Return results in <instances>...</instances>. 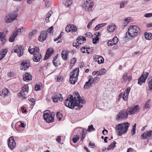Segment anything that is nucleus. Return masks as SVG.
I'll return each mask as SVG.
<instances>
[{
  "mask_svg": "<svg viewBox=\"0 0 152 152\" xmlns=\"http://www.w3.org/2000/svg\"><path fill=\"white\" fill-rule=\"evenodd\" d=\"M71 27V26H70V24L67 25L66 27V31L67 32L72 31Z\"/></svg>",
  "mask_w": 152,
  "mask_h": 152,
  "instance_id": "50",
  "label": "nucleus"
},
{
  "mask_svg": "<svg viewBox=\"0 0 152 152\" xmlns=\"http://www.w3.org/2000/svg\"><path fill=\"white\" fill-rule=\"evenodd\" d=\"M47 33L46 31H41L40 36L38 38V40L41 42L45 40L47 37Z\"/></svg>",
  "mask_w": 152,
  "mask_h": 152,
  "instance_id": "11",
  "label": "nucleus"
},
{
  "mask_svg": "<svg viewBox=\"0 0 152 152\" xmlns=\"http://www.w3.org/2000/svg\"><path fill=\"white\" fill-rule=\"evenodd\" d=\"M95 130V129L94 128L93 126L92 125H91L88 126L87 131L90 132L91 131H94Z\"/></svg>",
  "mask_w": 152,
  "mask_h": 152,
  "instance_id": "42",
  "label": "nucleus"
},
{
  "mask_svg": "<svg viewBox=\"0 0 152 152\" xmlns=\"http://www.w3.org/2000/svg\"><path fill=\"white\" fill-rule=\"evenodd\" d=\"M69 53L66 51H62L61 53V56L62 58L66 61L67 60V56Z\"/></svg>",
  "mask_w": 152,
  "mask_h": 152,
  "instance_id": "21",
  "label": "nucleus"
},
{
  "mask_svg": "<svg viewBox=\"0 0 152 152\" xmlns=\"http://www.w3.org/2000/svg\"><path fill=\"white\" fill-rule=\"evenodd\" d=\"M115 28L116 26L115 25L112 26V25H110L108 28H107V30L110 32H113L115 29Z\"/></svg>",
  "mask_w": 152,
  "mask_h": 152,
  "instance_id": "25",
  "label": "nucleus"
},
{
  "mask_svg": "<svg viewBox=\"0 0 152 152\" xmlns=\"http://www.w3.org/2000/svg\"><path fill=\"white\" fill-rule=\"evenodd\" d=\"M18 16V14L10 13L7 15L5 18L6 22L7 23H11L15 20Z\"/></svg>",
  "mask_w": 152,
  "mask_h": 152,
  "instance_id": "6",
  "label": "nucleus"
},
{
  "mask_svg": "<svg viewBox=\"0 0 152 152\" xmlns=\"http://www.w3.org/2000/svg\"><path fill=\"white\" fill-rule=\"evenodd\" d=\"M34 49H35V53H39V49L38 47H35Z\"/></svg>",
  "mask_w": 152,
  "mask_h": 152,
  "instance_id": "63",
  "label": "nucleus"
},
{
  "mask_svg": "<svg viewBox=\"0 0 152 152\" xmlns=\"http://www.w3.org/2000/svg\"><path fill=\"white\" fill-rule=\"evenodd\" d=\"M54 50L51 48H48L46 52H48V53H50V54L51 55L53 53Z\"/></svg>",
  "mask_w": 152,
  "mask_h": 152,
  "instance_id": "60",
  "label": "nucleus"
},
{
  "mask_svg": "<svg viewBox=\"0 0 152 152\" xmlns=\"http://www.w3.org/2000/svg\"><path fill=\"white\" fill-rule=\"evenodd\" d=\"M148 72H144L138 78V84L140 85H142V83H144L148 75Z\"/></svg>",
  "mask_w": 152,
  "mask_h": 152,
  "instance_id": "8",
  "label": "nucleus"
},
{
  "mask_svg": "<svg viewBox=\"0 0 152 152\" xmlns=\"http://www.w3.org/2000/svg\"><path fill=\"white\" fill-rule=\"evenodd\" d=\"M72 106H74V108H75V106H77L79 107H82L83 106V105L80 104V102H78V103L77 102V101L74 102L73 103V104L72 105Z\"/></svg>",
  "mask_w": 152,
  "mask_h": 152,
  "instance_id": "41",
  "label": "nucleus"
},
{
  "mask_svg": "<svg viewBox=\"0 0 152 152\" xmlns=\"http://www.w3.org/2000/svg\"><path fill=\"white\" fill-rule=\"evenodd\" d=\"M46 112V113H44L43 115V118H45V116H47V117L48 118L49 116L50 117V115H52V114L53 112H50V111L49 110H47L46 111H45V112Z\"/></svg>",
  "mask_w": 152,
  "mask_h": 152,
  "instance_id": "28",
  "label": "nucleus"
},
{
  "mask_svg": "<svg viewBox=\"0 0 152 152\" xmlns=\"http://www.w3.org/2000/svg\"><path fill=\"white\" fill-rule=\"evenodd\" d=\"M17 36V34H15L14 33H13V35L10 36L9 39V41L11 42H13Z\"/></svg>",
  "mask_w": 152,
  "mask_h": 152,
  "instance_id": "31",
  "label": "nucleus"
},
{
  "mask_svg": "<svg viewBox=\"0 0 152 152\" xmlns=\"http://www.w3.org/2000/svg\"><path fill=\"white\" fill-rule=\"evenodd\" d=\"M145 38L148 40H150L152 38V35L151 34H150L145 32L144 34Z\"/></svg>",
  "mask_w": 152,
  "mask_h": 152,
  "instance_id": "36",
  "label": "nucleus"
},
{
  "mask_svg": "<svg viewBox=\"0 0 152 152\" xmlns=\"http://www.w3.org/2000/svg\"><path fill=\"white\" fill-rule=\"evenodd\" d=\"M77 40L80 42L81 41H86V38L85 37H83V36H79L77 39Z\"/></svg>",
  "mask_w": 152,
  "mask_h": 152,
  "instance_id": "43",
  "label": "nucleus"
},
{
  "mask_svg": "<svg viewBox=\"0 0 152 152\" xmlns=\"http://www.w3.org/2000/svg\"><path fill=\"white\" fill-rule=\"evenodd\" d=\"M93 5V3L92 1L89 0L84 2L83 7L85 8L86 10L89 11L92 10Z\"/></svg>",
  "mask_w": 152,
  "mask_h": 152,
  "instance_id": "7",
  "label": "nucleus"
},
{
  "mask_svg": "<svg viewBox=\"0 0 152 152\" xmlns=\"http://www.w3.org/2000/svg\"><path fill=\"white\" fill-rule=\"evenodd\" d=\"M79 70L78 68H76L73 71L72 74L70 75V79L72 80V77L75 76L77 77H78Z\"/></svg>",
  "mask_w": 152,
  "mask_h": 152,
  "instance_id": "19",
  "label": "nucleus"
},
{
  "mask_svg": "<svg viewBox=\"0 0 152 152\" xmlns=\"http://www.w3.org/2000/svg\"><path fill=\"white\" fill-rule=\"evenodd\" d=\"M128 76L126 73L124 74L123 76V79L125 82L127 80Z\"/></svg>",
  "mask_w": 152,
  "mask_h": 152,
  "instance_id": "54",
  "label": "nucleus"
},
{
  "mask_svg": "<svg viewBox=\"0 0 152 152\" xmlns=\"http://www.w3.org/2000/svg\"><path fill=\"white\" fill-rule=\"evenodd\" d=\"M140 30L139 27L136 26H130L127 32L125 35L126 38L127 37V34L128 33L130 36L132 37H134L137 35H139L140 33Z\"/></svg>",
  "mask_w": 152,
  "mask_h": 152,
  "instance_id": "2",
  "label": "nucleus"
},
{
  "mask_svg": "<svg viewBox=\"0 0 152 152\" xmlns=\"http://www.w3.org/2000/svg\"><path fill=\"white\" fill-rule=\"evenodd\" d=\"M52 97V99L53 102L56 103L58 102V100L61 101L63 99V97L62 95L61 94H59L57 93H55Z\"/></svg>",
  "mask_w": 152,
  "mask_h": 152,
  "instance_id": "9",
  "label": "nucleus"
},
{
  "mask_svg": "<svg viewBox=\"0 0 152 152\" xmlns=\"http://www.w3.org/2000/svg\"><path fill=\"white\" fill-rule=\"evenodd\" d=\"M128 116L126 113L125 109L121 110L117 114L116 120L117 121L121 120L123 119L127 118Z\"/></svg>",
  "mask_w": 152,
  "mask_h": 152,
  "instance_id": "5",
  "label": "nucleus"
},
{
  "mask_svg": "<svg viewBox=\"0 0 152 152\" xmlns=\"http://www.w3.org/2000/svg\"><path fill=\"white\" fill-rule=\"evenodd\" d=\"M85 36L86 37H93V35L90 32H87L85 34Z\"/></svg>",
  "mask_w": 152,
  "mask_h": 152,
  "instance_id": "64",
  "label": "nucleus"
},
{
  "mask_svg": "<svg viewBox=\"0 0 152 152\" xmlns=\"http://www.w3.org/2000/svg\"><path fill=\"white\" fill-rule=\"evenodd\" d=\"M15 48L18 49L20 53H18V55L19 57H20L23 55V48L22 45H16L15 46Z\"/></svg>",
  "mask_w": 152,
  "mask_h": 152,
  "instance_id": "18",
  "label": "nucleus"
},
{
  "mask_svg": "<svg viewBox=\"0 0 152 152\" xmlns=\"http://www.w3.org/2000/svg\"><path fill=\"white\" fill-rule=\"evenodd\" d=\"M95 61L97 62L99 64L103 63L104 62V58L101 56L96 55L94 58Z\"/></svg>",
  "mask_w": 152,
  "mask_h": 152,
  "instance_id": "15",
  "label": "nucleus"
},
{
  "mask_svg": "<svg viewBox=\"0 0 152 152\" xmlns=\"http://www.w3.org/2000/svg\"><path fill=\"white\" fill-rule=\"evenodd\" d=\"M136 124H135L134 125L132 126V129L131 131V132L132 133V135L133 136L136 133Z\"/></svg>",
  "mask_w": 152,
  "mask_h": 152,
  "instance_id": "48",
  "label": "nucleus"
},
{
  "mask_svg": "<svg viewBox=\"0 0 152 152\" xmlns=\"http://www.w3.org/2000/svg\"><path fill=\"white\" fill-rule=\"evenodd\" d=\"M40 89V86L39 85L36 84L35 86L34 90L35 91H38Z\"/></svg>",
  "mask_w": 152,
  "mask_h": 152,
  "instance_id": "56",
  "label": "nucleus"
},
{
  "mask_svg": "<svg viewBox=\"0 0 152 152\" xmlns=\"http://www.w3.org/2000/svg\"><path fill=\"white\" fill-rule=\"evenodd\" d=\"M79 138L80 137L79 135H74L72 139V140L73 142L74 143H76L79 140Z\"/></svg>",
  "mask_w": 152,
  "mask_h": 152,
  "instance_id": "26",
  "label": "nucleus"
},
{
  "mask_svg": "<svg viewBox=\"0 0 152 152\" xmlns=\"http://www.w3.org/2000/svg\"><path fill=\"white\" fill-rule=\"evenodd\" d=\"M9 91L7 88H5L2 91L1 94H0L1 96H3L4 97L5 96L8 94L9 93Z\"/></svg>",
  "mask_w": 152,
  "mask_h": 152,
  "instance_id": "22",
  "label": "nucleus"
},
{
  "mask_svg": "<svg viewBox=\"0 0 152 152\" xmlns=\"http://www.w3.org/2000/svg\"><path fill=\"white\" fill-rule=\"evenodd\" d=\"M130 18H126L124 20V26H126L130 22H131V20Z\"/></svg>",
  "mask_w": 152,
  "mask_h": 152,
  "instance_id": "40",
  "label": "nucleus"
},
{
  "mask_svg": "<svg viewBox=\"0 0 152 152\" xmlns=\"http://www.w3.org/2000/svg\"><path fill=\"white\" fill-rule=\"evenodd\" d=\"M98 74H97V76H100L103 75L106 72V70L104 68H102L98 71Z\"/></svg>",
  "mask_w": 152,
  "mask_h": 152,
  "instance_id": "29",
  "label": "nucleus"
},
{
  "mask_svg": "<svg viewBox=\"0 0 152 152\" xmlns=\"http://www.w3.org/2000/svg\"><path fill=\"white\" fill-rule=\"evenodd\" d=\"M87 131L86 129L83 130L82 132V134L81 136L80 140L82 141H83L86 135Z\"/></svg>",
  "mask_w": 152,
  "mask_h": 152,
  "instance_id": "30",
  "label": "nucleus"
},
{
  "mask_svg": "<svg viewBox=\"0 0 152 152\" xmlns=\"http://www.w3.org/2000/svg\"><path fill=\"white\" fill-rule=\"evenodd\" d=\"M75 96H77V99H78L77 101L79 102V101H80L81 98L80 96L78 93V92H76L75 93Z\"/></svg>",
  "mask_w": 152,
  "mask_h": 152,
  "instance_id": "58",
  "label": "nucleus"
},
{
  "mask_svg": "<svg viewBox=\"0 0 152 152\" xmlns=\"http://www.w3.org/2000/svg\"><path fill=\"white\" fill-rule=\"evenodd\" d=\"M94 84V83L92 82H90L89 83H88V84L86 85V83H85L84 86V89H88L90 88L93 85V84Z\"/></svg>",
  "mask_w": 152,
  "mask_h": 152,
  "instance_id": "33",
  "label": "nucleus"
},
{
  "mask_svg": "<svg viewBox=\"0 0 152 152\" xmlns=\"http://www.w3.org/2000/svg\"><path fill=\"white\" fill-rule=\"evenodd\" d=\"M56 116L58 120L60 121L62 117V115L60 112H58L56 113Z\"/></svg>",
  "mask_w": 152,
  "mask_h": 152,
  "instance_id": "45",
  "label": "nucleus"
},
{
  "mask_svg": "<svg viewBox=\"0 0 152 152\" xmlns=\"http://www.w3.org/2000/svg\"><path fill=\"white\" fill-rule=\"evenodd\" d=\"M8 144L11 149H13L15 147L16 143L12 136H11L9 138Z\"/></svg>",
  "mask_w": 152,
  "mask_h": 152,
  "instance_id": "10",
  "label": "nucleus"
},
{
  "mask_svg": "<svg viewBox=\"0 0 152 152\" xmlns=\"http://www.w3.org/2000/svg\"><path fill=\"white\" fill-rule=\"evenodd\" d=\"M100 78L98 77H95L92 80V82L94 83V84H96L99 81Z\"/></svg>",
  "mask_w": 152,
  "mask_h": 152,
  "instance_id": "47",
  "label": "nucleus"
},
{
  "mask_svg": "<svg viewBox=\"0 0 152 152\" xmlns=\"http://www.w3.org/2000/svg\"><path fill=\"white\" fill-rule=\"evenodd\" d=\"M70 26H71V30L72 31L76 32L77 31V27L75 25L72 24H70Z\"/></svg>",
  "mask_w": 152,
  "mask_h": 152,
  "instance_id": "44",
  "label": "nucleus"
},
{
  "mask_svg": "<svg viewBox=\"0 0 152 152\" xmlns=\"http://www.w3.org/2000/svg\"><path fill=\"white\" fill-rule=\"evenodd\" d=\"M140 107L139 105H137L132 107H128L126 110L125 109L126 113L128 115H133L137 114L139 110Z\"/></svg>",
  "mask_w": 152,
  "mask_h": 152,
  "instance_id": "4",
  "label": "nucleus"
},
{
  "mask_svg": "<svg viewBox=\"0 0 152 152\" xmlns=\"http://www.w3.org/2000/svg\"><path fill=\"white\" fill-rule=\"evenodd\" d=\"M72 0H67L64 3L66 7H68L69 6L72 5Z\"/></svg>",
  "mask_w": 152,
  "mask_h": 152,
  "instance_id": "35",
  "label": "nucleus"
},
{
  "mask_svg": "<svg viewBox=\"0 0 152 152\" xmlns=\"http://www.w3.org/2000/svg\"><path fill=\"white\" fill-rule=\"evenodd\" d=\"M149 100H148L147 102L146 103H145L143 108V110H144L146 109H149L150 107V105L149 104H148V102L149 101Z\"/></svg>",
  "mask_w": 152,
  "mask_h": 152,
  "instance_id": "52",
  "label": "nucleus"
},
{
  "mask_svg": "<svg viewBox=\"0 0 152 152\" xmlns=\"http://www.w3.org/2000/svg\"><path fill=\"white\" fill-rule=\"evenodd\" d=\"M32 78V76L31 74L28 72H26L23 76V79L24 81H27L31 80Z\"/></svg>",
  "mask_w": 152,
  "mask_h": 152,
  "instance_id": "17",
  "label": "nucleus"
},
{
  "mask_svg": "<svg viewBox=\"0 0 152 152\" xmlns=\"http://www.w3.org/2000/svg\"><path fill=\"white\" fill-rule=\"evenodd\" d=\"M118 39L117 37H115L113 39V44L115 45L118 43Z\"/></svg>",
  "mask_w": 152,
  "mask_h": 152,
  "instance_id": "53",
  "label": "nucleus"
},
{
  "mask_svg": "<svg viewBox=\"0 0 152 152\" xmlns=\"http://www.w3.org/2000/svg\"><path fill=\"white\" fill-rule=\"evenodd\" d=\"M99 40V38L97 36L93 38L92 40V42L94 44H96L98 43Z\"/></svg>",
  "mask_w": 152,
  "mask_h": 152,
  "instance_id": "38",
  "label": "nucleus"
},
{
  "mask_svg": "<svg viewBox=\"0 0 152 152\" xmlns=\"http://www.w3.org/2000/svg\"><path fill=\"white\" fill-rule=\"evenodd\" d=\"M95 20V18L92 20L88 24L87 26V27L88 28H90L91 26V24Z\"/></svg>",
  "mask_w": 152,
  "mask_h": 152,
  "instance_id": "61",
  "label": "nucleus"
},
{
  "mask_svg": "<svg viewBox=\"0 0 152 152\" xmlns=\"http://www.w3.org/2000/svg\"><path fill=\"white\" fill-rule=\"evenodd\" d=\"M130 87H128L123 94V99L124 101H126L128 98V95L130 90Z\"/></svg>",
  "mask_w": 152,
  "mask_h": 152,
  "instance_id": "14",
  "label": "nucleus"
},
{
  "mask_svg": "<svg viewBox=\"0 0 152 152\" xmlns=\"http://www.w3.org/2000/svg\"><path fill=\"white\" fill-rule=\"evenodd\" d=\"M148 80H149L148 83L149 88V90L150 91L152 90V79H150L148 78Z\"/></svg>",
  "mask_w": 152,
  "mask_h": 152,
  "instance_id": "37",
  "label": "nucleus"
},
{
  "mask_svg": "<svg viewBox=\"0 0 152 152\" xmlns=\"http://www.w3.org/2000/svg\"><path fill=\"white\" fill-rule=\"evenodd\" d=\"M35 49H34V48L30 49L28 48V51L31 54H35Z\"/></svg>",
  "mask_w": 152,
  "mask_h": 152,
  "instance_id": "59",
  "label": "nucleus"
},
{
  "mask_svg": "<svg viewBox=\"0 0 152 152\" xmlns=\"http://www.w3.org/2000/svg\"><path fill=\"white\" fill-rule=\"evenodd\" d=\"M107 24L106 23H102L97 25L94 28V30L97 31L101 28L105 26Z\"/></svg>",
  "mask_w": 152,
  "mask_h": 152,
  "instance_id": "23",
  "label": "nucleus"
},
{
  "mask_svg": "<svg viewBox=\"0 0 152 152\" xmlns=\"http://www.w3.org/2000/svg\"><path fill=\"white\" fill-rule=\"evenodd\" d=\"M21 64L22 66H23L24 68H28L30 64L27 61H23L21 63Z\"/></svg>",
  "mask_w": 152,
  "mask_h": 152,
  "instance_id": "32",
  "label": "nucleus"
},
{
  "mask_svg": "<svg viewBox=\"0 0 152 152\" xmlns=\"http://www.w3.org/2000/svg\"><path fill=\"white\" fill-rule=\"evenodd\" d=\"M152 16V13H148L145 14L144 17L146 18H150Z\"/></svg>",
  "mask_w": 152,
  "mask_h": 152,
  "instance_id": "62",
  "label": "nucleus"
},
{
  "mask_svg": "<svg viewBox=\"0 0 152 152\" xmlns=\"http://www.w3.org/2000/svg\"><path fill=\"white\" fill-rule=\"evenodd\" d=\"M93 77L92 76L89 75L88 77V80L86 82V85L88 84V83L90 82H92V79Z\"/></svg>",
  "mask_w": 152,
  "mask_h": 152,
  "instance_id": "55",
  "label": "nucleus"
},
{
  "mask_svg": "<svg viewBox=\"0 0 152 152\" xmlns=\"http://www.w3.org/2000/svg\"><path fill=\"white\" fill-rule=\"evenodd\" d=\"M130 124L128 122L122 123L116 125V130L118 131V135L121 136L123 134H125L127 132Z\"/></svg>",
  "mask_w": 152,
  "mask_h": 152,
  "instance_id": "1",
  "label": "nucleus"
},
{
  "mask_svg": "<svg viewBox=\"0 0 152 152\" xmlns=\"http://www.w3.org/2000/svg\"><path fill=\"white\" fill-rule=\"evenodd\" d=\"M18 95L19 97H21L22 99L25 98V94L23 91H20L18 94Z\"/></svg>",
  "mask_w": 152,
  "mask_h": 152,
  "instance_id": "34",
  "label": "nucleus"
},
{
  "mask_svg": "<svg viewBox=\"0 0 152 152\" xmlns=\"http://www.w3.org/2000/svg\"><path fill=\"white\" fill-rule=\"evenodd\" d=\"M116 143V142L115 141H113L112 143H111L107 148L108 150H111L112 148H115L116 147L115 144Z\"/></svg>",
  "mask_w": 152,
  "mask_h": 152,
  "instance_id": "27",
  "label": "nucleus"
},
{
  "mask_svg": "<svg viewBox=\"0 0 152 152\" xmlns=\"http://www.w3.org/2000/svg\"><path fill=\"white\" fill-rule=\"evenodd\" d=\"M42 58V55L40 53H35L33 54V60L35 62L39 61Z\"/></svg>",
  "mask_w": 152,
  "mask_h": 152,
  "instance_id": "16",
  "label": "nucleus"
},
{
  "mask_svg": "<svg viewBox=\"0 0 152 152\" xmlns=\"http://www.w3.org/2000/svg\"><path fill=\"white\" fill-rule=\"evenodd\" d=\"M22 29H23V26H21L19 29H17V30L14 32L13 33H14L15 34H17V35L19 32L20 33L22 32H23Z\"/></svg>",
  "mask_w": 152,
  "mask_h": 152,
  "instance_id": "39",
  "label": "nucleus"
},
{
  "mask_svg": "<svg viewBox=\"0 0 152 152\" xmlns=\"http://www.w3.org/2000/svg\"><path fill=\"white\" fill-rule=\"evenodd\" d=\"M6 41V39L5 36L3 35L1 38V41L2 42L1 44L4 45Z\"/></svg>",
  "mask_w": 152,
  "mask_h": 152,
  "instance_id": "57",
  "label": "nucleus"
},
{
  "mask_svg": "<svg viewBox=\"0 0 152 152\" xmlns=\"http://www.w3.org/2000/svg\"><path fill=\"white\" fill-rule=\"evenodd\" d=\"M78 79V77H77L75 76L72 77V79H70V77L69 78V81L70 83L71 84L74 85L75 84L76 82L77 81Z\"/></svg>",
  "mask_w": 152,
  "mask_h": 152,
  "instance_id": "24",
  "label": "nucleus"
},
{
  "mask_svg": "<svg viewBox=\"0 0 152 152\" xmlns=\"http://www.w3.org/2000/svg\"><path fill=\"white\" fill-rule=\"evenodd\" d=\"M77 59L76 58H73L71 60L70 63V65L72 66L75 63Z\"/></svg>",
  "mask_w": 152,
  "mask_h": 152,
  "instance_id": "49",
  "label": "nucleus"
},
{
  "mask_svg": "<svg viewBox=\"0 0 152 152\" xmlns=\"http://www.w3.org/2000/svg\"><path fill=\"white\" fill-rule=\"evenodd\" d=\"M28 86L25 85L22 88V91H23V92H28Z\"/></svg>",
  "mask_w": 152,
  "mask_h": 152,
  "instance_id": "46",
  "label": "nucleus"
},
{
  "mask_svg": "<svg viewBox=\"0 0 152 152\" xmlns=\"http://www.w3.org/2000/svg\"><path fill=\"white\" fill-rule=\"evenodd\" d=\"M7 52V49H3L0 52V53H1V54H2V55L5 57V55L6 54Z\"/></svg>",
  "mask_w": 152,
  "mask_h": 152,
  "instance_id": "51",
  "label": "nucleus"
},
{
  "mask_svg": "<svg viewBox=\"0 0 152 152\" xmlns=\"http://www.w3.org/2000/svg\"><path fill=\"white\" fill-rule=\"evenodd\" d=\"M58 54H57L55 56L53 60V65L56 67H57L58 65H60V63L59 61L57 60V59L58 57Z\"/></svg>",
  "mask_w": 152,
  "mask_h": 152,
  "instance_id": "20",
  "label": "nucleus"
},
{
  "mask_svg": "<svg viewBox=\"0 0 152 152\" xmlns=\"http://www.w3.org/2000/svg\"><path fill=\"white\" fill-rule=\"evenodd\" d=\"M76 101H77V100L76 96L73 97L72 95L70 94L65 101L64 102V105L66 106L70 109H74V106H72V105L73 104L74 102Z\"/></svg>",
  "mask_w": 152,
  "mask_h": 152,
  "instance_id": "3",
  "label": "nucleus"
},
{
  "mask_svg": "<svg viewBox=\"0 0 152 152\" xmlns=\"http://www.w3.org/2000/svg\"><path fill=\"white\" fill-rule=\"evenodd\" d=\"M55 113H52V115H50V117L48 116V117L47 118V116H45V118H43L44 120L48 123H50L53 122L54 120Z\"/></svg>",
  "mask_w": 152,
  "mask_h": 152,
  "instance_id": "13",
  "label": "nucleus"
},
{
  "mask_svg": "<svg viewBox=\"0 0 152 152\" xmlns=\"http://www.w3.org/2000/svg\"><path fill=\"white\" fill-rule=\"evenodd\" d=\"M141 139H144L149 137V139L152 138V131L151 130L147 131L141 135Z\"/></svg>",
  "mask_w": 152,
  "mask_h": 152,
  "instance_id": "12",
  "label": "nucleus"
}]
</instances>
